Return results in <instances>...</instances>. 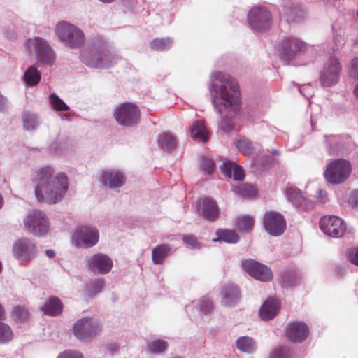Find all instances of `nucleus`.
Returning <instances> with one entry per match:
<instances>
[{
  "mask_svg": "<svg viewBox=\"0 0 358 358\" xmlns=\"http://www.w3.org/2000/svg\"><path fill=\"white\" fill-rule=\"evenodd\" d=\"M213 80L218 81L220 85L212 83L210 86L212 94V103L215 110L223 117L220 127L224 131L233 129L229 117L235 115L240 107V94L238 82L231 76L222 72H215Z\"/></svg>",
  "mask_w": 358,
  "mask_h": 358,
  "instance_id": "nucleus-1",
  "label": "nucleus"
},
{
  "mask_svg": "<svg viewBox=\"0 0 358 358\" xmlns=\"http://www.w3.org/2000/svg\"><path fill=\"white\" fill-rule=\"evenodd\" d=\"M53 169L48 166L34 171L32 181L35 184L34 193L38 201L54 204L66 194L69 187L67 176L59 173L53 177Z\"/></svg>",
  "mask_w": 358,
  "mask_h": 358,
  "instance_id": "nucleus-2",
  "label": "nucleus"
},
{
  "mask_svg": "<svg viewBox=\"0 0 358 358\" xmlns=\"http://www.w3.org/2000/svg\"><path fill=\"white\" fill-rule=\"evenodd\" d=\"M24 229L33 236L41 237L46 235L50 227L46 214L40 210H32L23 221Z\"/></svg>",
  "mask_w": 358,
  "mask_h": 358,
  "instance_id": "nucleus-3",
  "label": "nucleus"
},
{
  "mask_svg": "<svg viewBox=\"0 0 358 358\" xmlns=\"http://www.w3.org/2000/svg\"><path fill=\"white\" fill-rule=\"evenodd\" d=\"M351 171V164L348 161L343 159H335L327 164L324 176L329 182L339 184L347 180Z\"/></svg>",
  "mask_w": 358,
  "mask_h": 358,
  "instance_id": "nucleus-4",
  "label": "nucleus"
},
{
  "mask_svg": "<svg viewBox=\"0 0 358 358\" xmlns=\"http://www.w3.org/2000/svg\"><path fill=\"white\" fill-rule=\"evenodd\" d=\"M56 30L58 37L69 47H79L84 43L83 32L74 24L62 21L57 24Z\"/></svg>",
  "mask_w": 358,
  "mask_h": 358,
  "instance_id": "nucleus-5",
  "label": "nucleus"
},
{
  "mask_svg": "<svg viewBox=\"0 0 358 358\" xmlns=\"http://www.w3.org/2000/svg\"><path fill=\"white\" fill-rule=\"evenodd\" d=\"M113 116L119 124L131 127L139 122L141 111L136 104L131 102H125L117 107L114 111Z\"/></svg>",
  "mask_w": 358,
  "mask_h": 358,
  "instance_id": "nucleus-6",
  "label": "nucleus"
},
{
  "mask_svg": "<svg viewBox=\"0 0 358 358\" xmlns=\"http://www.w3.org/2000/svg\"><path fill=\"white\" fill-rule=\"evenodd\" d=\"M101 325L97 320L86 317L75 323L73 331L78 339L87 340L96 336L101 331Z\"/></svg>",
  "mask_w": 358,
  "mask_h": 358,
  "instance_id": "nucleus-7",
  "label": "nucleus"
},
{
  "mask_svg": "<svg viewBox=\"0 0 358 358\" xmlns=\"http://www.w3.org/2000/svg\"><path fill=\"white\" fill-rule=\"evenodd\" d=\"M248 21L254 30L266 31L271 26V15L266 8L254 6L248 14Z\"/></svg>",
  "mask_w": 358,
  "mask_h": 358,
  "instance_id": "nucleus-8",
  "label": "nucleus"
},
{
  "mask_svg": "<svg viewBox=\"0 0 358 358\" xmlns=\"http://www.w3.org/2000/svg\"><path fill=\"white\" fill-rule=\"evenodd\" d=\"M12 252L17 259L29 263L36 257L37 247L28 238H22L14 243Z\"/></svg>",
  "mask_w": 358,
  "mask_h": 358,
  "instance_id": "nucleus-9",
  "label": "nucleus"
},
{
  "mask_svg": "<svg viewBox=\"0 0 358 358\" xmlns=\"http://www.w3.org/2000/svg\"><path fill=\"white\" fill-rule=\"evenodd\" d=\"M320 227L325 234L334 238L343 236L346 230L344 221L335 215L322 217L320 220Z\"/></svg>",
  "mask_w": 358,
  "mask_h": 358,
  "instance_id": "nucleus-10",
  "label": "nucleus"
},
{
  "mask_svg": "<svg viewBox=\"0 0 358 358\" xmlns=\"http://www.w3.org/2000/svg\"><path fill=\"white\" fill-rule=\"evenodd\" d=\"M196 213L204 220L215 222L220 216V208L217 202L210 197H203L196 203Z\"/></svg>",
  "mask_w": 358,
  "mask_h": 358,
  "instance_id": "nucleus-11",
  "label": "nucleus"
},
{
  "mask_svg": "<svg viewBox=\"0 0 358 358\" xmlns=\"http://www.w3.org/2000/svg\"><path fill=\"white\" fill-rule=\"evenodd\" d=\"M341 70L338 59L331 57L324 65L320 73V81L324 87L335 85L339 78Z\"/></svg>",
  "mask_w": 358,
  "mask_h": 358,
  "instance_id": "nucleus-12",
  "label": "nucleus"
},
{
  "mask_svg": "<svg viewBox=\"0 0 358 358\" xmlns=\"http://www.w3.org/2000/svg\"><path fill=\"white\" fill-rule=\"evenodd\" d=\"M242 268L250 276L261 280L270 281L273 274L271 270L264 264L253 259H246L241 263Z\"/></svg>",
  "mask_w": 358,
  "mask_h": 358,
  "instance_id": "nucleus-13",
  "label": "nucleus"
},
{
  "mask_svg": "<svg viewBox=\"0 0 358 358\" xmlns=\"http://www.w3.org/2000/svg\"><path fill=\"white\" fill-rule=\"evenodd\" d=\"M264 227L268 234L278 236L282 234L285 231L286 221L280 213L270 211L264 215Z\"/></svg>",
  "mask_w": 358,
  "mask_h": 358,
  "instance_id": "nucleus-14",
  "label": "nucleus"
},
{
  "mask_svg": "<svg viewBox=\"0 0 358 358\" xmlns=\"http://www.w3.org/2000/svg\"><path fill=\"white\" fill-rule=\"evenodd\" d=\"M73 238L77 246L92 247L98 242L99 232L92 227H81L76 230Z\"/></svg>",
  "mask_w": 358,
  "mask_h": 358,
  "instance_id": "nucleus-15",
  "label": "nucleus"
},
{
  "mask_svg": "<svg viewBox=\"0 0 358 358\" xmlns=\"http://www.w3.org/2000/svg\"><path fill=\"white\" fill-rule=\"evenodd\" d=\"M81 59L87 66L94 68H105L110 66L113 62L107 52H84Z\"/></svg>",
  "mask_w": 358,
  "mask_h": 358,
  "instance_id": "nucleus-16",
  "label": "nucleus"
},
{
  "mask_svg": "<svg viewBox=\"0 0 358 358\" xmlns=\"http://www.w3.org/2000/svg\"><path fill=\"white\" fill-rule=\"evenodd\" d=\"M309 334L308 326L301 322L289 323L285 330V336L292 342L301 343L306 339Z\"/></svg>",
  "mask_w": 358,
  "mask_h": 358,
  "instance_id": "nucleus-17",
  "label": "nucleus"
},
{
  "mask_svg": "<svg viewBox=\"0 0 358 358\" xmlns=\"http://www.w3.org/2000/svg\"><path fill=\"white\" fill-rule=\"evenodd\" d=\"M90 270L100 273H108L113 267V261L110 257L104 254H95L88 259Z\"/></svg>",
  "mask_w": 358,
  "mask_h": 358,
  "instance_id": "nucleus-18",
  "label": "nucleus"
},
{
  "mask_svg": "<svg viewBox=\"0 0 358 358\" xmlns=\"http://www.w3.org/2000/svg\"><path fill=\"white\" fill-rule=\"evenodd\" d=\"M34 41L38 60L43 64H52L55 59V54L48 42L40 37H35Z\"/></svg>",
  "mask_w": 358,
  "mask_h": 358,
  "instance_id": "nucleus-19",
  "label": "nucleus"
},
{
  "mask_svg": "<svg viewBox=\"0 0 358 358\" xmlns=\"http://www.w3.org/2000/svg\"><path fill=\"white\" fill-rule=\"evenodd\" d=\"M222 303L228 307L236 306L241 300V292L236 285L228 283L221 290Z\"/></svg>",
  "mask_w": 358,
  "mask_h": 358,
  "instance_id": "nucleus-20",
  "label": "nucleus"
},
{
  "mask_svg": "<svg viewBox=\"0 0 358 358\" xmlns=\"http://www.w3.org/2000/svg\"><path fill=\"white\" fill-rule=\"evenodd\" d=\"M280 310V303L274 298H268L261 306L259 315L262 320L273 318Z\"/></svg>",
  "mask_w": 358,
  "mask_h": 358,
  "instance_id": "nucleus-21",
  "label": "nucleus"
},
{
  "mask_svg": "<svg viewBox=\"0 0 358 358\" xmlns=\"http://www.w3.org/2000/svg\"><path fill=\"white\" fill-rule=\"evenodd\" d=\"M100 182L110 187H120L124 184V178L120 172L105 171L101 175Z\"/></svg>",
  "mask_w": 358,
  "mask_h": 358,
  "instance_id": "nucleus-22",
  "label": "nucleus"
},
{
  "mask_svg": "<svg viewBox=\"0 0 358 358\" xmlns=\"http://www.w3.org/2000/svg\"><path fill=\"white\" fill-rule=\"evenodd\" d=\"M62 302L56 296L50 297L41 308V310L45 315L53 317L59 315L62 313Z\"/></svg>",
  "mask_w": 358,
  "mask_h": 358,
  "instance_id": "nucleus-23",
  "label": "nucleus"
},
{
  "mask_svg": "<svg viewBox=\"0 0 358 358\" xmlns=\"http://www.w3.org/2000/svg\"><path fill=\"white\" fill-rule=\"evenodd\" d=\"M191 136L199 142H206L209 138V133L204 124L201 120L194 122L190 127Z\"/></svg>",
  "mask_w": 358,
  "mask_h": 358,
  "instance_id": "nucleus-24",
  "label": "nucleus"
},
{
  "mask_svg": "<svg viewBox=\"0 0 358 358\" xmlns=\"http://www.w3.org/2000/svg\"><path fill=\"white\" fill-rule=\"evenodd\" d=\"M171 251V247L168 244L158 245L152 249V260L155 264H163L164 259Z\"/></svg>",
  "mask_w": 358,
  "mask_h": 358,
  "instance_id": "nucleus-25",
  "label": "nucleus"
},
{
  "mask_svg": "<svg viewBox=\"0 0 358 358\" xmlns=\"http://www.w3.org/2000/svg\"><path fill=\"white\" fill-rule=\"evenodd\" d=\"M286 195L287 199L296 206L301 207L305 203V196L296 187H287L286 189Z\"/></svg>",
  "mask_w": 358,
  "mask_h": 358,
  "instance_id": "nucleus-26",
  "label": "nucleus"
},
{
  "mask_svg": "<svg viewBox=\"0 0 358 358\" xmlns=\"http://www.w3.org/2000/svg\"><path fill=\"white\" fill-rule=\"evenodd\" d=\"M217 238L215 241H224L228 243H236L239 240L237 233L231 229H219L216 231Z\"/></svg>",
  "mask_w": 358,
  "mask_h": 358,
  "instance_id": "nucleus-27",
  "label": "nucleus"
},
{
  "mask_svg": "<svg viewBox=\"0 0 358 358\" xmlns=\"http://www.w3.org/2000/svg\"><path fill=\"white\" fill-rule=\"evenodd\" d=\"M159 145L161 148L168 151L175 149L177 141L175 136L171 133H164L159 136Z\"/></svg>",
  "mask_w": 358,
  "mask_h": 358,
  "instance_id": "nucleus-28",
  "label": "nucleus"
},
{
  "mask_svg": "<svg viewBox=\"0 0 358 358\" xmlns=\"http://www.w3.org/2000/svg\"><path fill=\"white\" fill-rule=\"evenodd\" d=\"M24 80L26 84L29 86L36 85L41 80V73L36 66H31L24 72Z\"/></svg>",
  "mask_w": 358,
  "mask_h": 358,
  "instance_id": "nucleus-29",
  "label": "nucleus"
},
{
  "mask_svg": "<svg viewBox=\"0 0 358 358\" xmlns=\"http://www.w3.org/2000/svg\"><path fill=\"white\" fill-rule=\"evenodd\" d=\"M173 44V41L169 38H156L153 39L150 44L152 50L166 51L169 50Z\"/></svg>",
  "mask_w": 358,
  "mask_h": 358,
  "instance_id": "nucleus-30",
  "label": "nucleus"
},
{
  "mask_svg": "<svg viewBox=\"0 0 358 358\" xmlns=\"http://www.w3.org/2000/svg\"><path fill=\"white\" fill-rule=\"evenodd\" d=\"M30 314L28 309L22 306L13 307L11 311V317L16 322H23L29 318Z\"/></svg>",
  "mask_w": 358,
  "mask_h": 358,
  "instance_id": "nucleus-31",
  "label": "nucleus"
},
{
  "mask_svg": "<svg viewBox=\"0 0 358 358\" xmlns=\"http://www.w3.org/2000/svg\"><path fill=\"white\" fill-rule=\"evenodd\" d=\"M236 348L241 352L250 353L255 350V343L252 338L243 336L237 340Z\"/></svg>",
  "mask_w": 358,
  "mask_h": 358,
  "instance_id": "nucleus-32",
  "label": "nucleus"
},
{
  "mask_svg": "<svg viewBox=\"0 0 358 358\" xmlns=\"http://www.w3.org/2000/svg\"><path fill=\"white\" fill-rule=\"evenodd\" d=\"M235 226L240 231H250L254 226V219L248 215L239 217L236 220Z\"/></svg>",
  "mask_w": 358,
  "mask_h": 358,
  "instance_id": "nucleus-33",
  "label": "nucleus"
},
{
  "mask_svg": "<svg viewBox=\"0 0 358 358\" xmlns=\"http://www.w3.org/2000/svg\"><path fill=\"white\" fill-rule=\"evenodd\" d=\"M299 280L300 278L296 271H287L282 277V286L288 288L296 285Z\"/></svg>",
  "mask_w": 358,
  "mask_h": 358,
  "instance_id": "nucleus-34",
  "label": "nucleus"
},
{
  "mask_svg": "<svg viewBox=\"0 0 358 358\" xmlns=\"http://www.w3.org/2000/svg\"><path fill=\"white\" fill-rule=\"evenodd\" d=\"M13 338V332L10 327L4 323L0 322V343H6Z\"/></svg>",
  "mask_w": 358,
  "mask_h": 358,
  "instance_id": "nucleus-35",
  "label": "nucleus"
},
{
  "mask_svg": "<svg viewBox=\"0 0 358 358\" xmlns=\"http://www.w3.org/2000/svg\"><path fill=\"white\" fill-rule=\"evenodd\" d=\"M237 149L243 152L246 155H249L253 152V146L250 141L245 138H241L234 143Z\"/></svg>",
  "mask_w": 358,
  "mask_h": 358,
  "instance_id": "nucleus-36",
  "label": "nucleus"
},
{
  "mask_svg": "<svg viewBox=\"0 0 358 358\" xmlns=\"http://www.w3.org/2000/svg\"><path fill=\"white\" fill-rule=\"evenodd\" d=\"M294 352L287 348L280 347L273 350L270 358H292Z\"/></svg>",
  "mask_w": 358,
  "mask_h": 358,
  "instance_id": "nucleus-37",
  "label": "nucleus"
},
{
  "mask_svg": "<svg viewBox=\"0 0 358 358\" xmlns=\"http://www.w3.org/2000/svg\"><path fill=\"white\" fill-rule=\"evenodd\" d=\"M286 46L291 54H295L298 51L302 50L305 48V44L297 38H292L287 43Z\"/></svg>",
  "mask_w": 358,
  "mask_h": 358,
  "instance_id": "nucleus-38",
  "label": "nucleus"
},
{
  "mask_svg": "<svg viewBox=\"0 0 358 358\" xmlns=\"http://www.w3.org/2000/svg\"><path fill=\"white\" fill-rule=\"evenodd\" d=\"M168 346L166 341L155 340L148 345V350L152 353H162L165 351Z\"/></svg>",
  "mask_w": 358,
  "mask_h": 358,
  "instance_id": "nucleus-39",
  "label": "nucleus"
},
{
  "mask_svg": "<svg viewBox=\"0 0 358 358\" xmlns=\"http://www.w3.org/2000/svg\"><path fill=\"white\" fill-rule=\"evenodd\" d=\"M50 101L53 108L57 111H65L69 109L66 104L55 94H51Z\"/></svg>",
  "mask_w": 358,
  "mask_h": 358,
  "instance_id": "nucleus-40",
  "label": "nucleus"
},
{
  "mask_svg": "<svg viewBox=\"0 0 358 358\" xmlns=\"http://www.w3.org/2000/svg\"><path fill=\"white\" fill-rule=\"evenodd\" d=\"M201 170L208 173L211 174L215 169V162L208 157H203L201 161Z\"/></svg>",
  "mask_w": 358,
  "mask_h": 358,
  "instance_id": "nucleus-41",
  "label": "nucleus"
},
{
  "mask_svg": "<svg viewBox=\"0 0 358 358\" xmlns=\"http://www.w3.org/2000/svg\"><path fill=\"white\" fill-rule=\"evenodd\" d=\"M238 192L243 196L252 197L256 194V189L250 184H243L238 188Z\"/></svg>",
  "mask_w": 358,
  "mask_h": 358,
  "instance_id": "nucleus-42",
  "label": "nucleus"
},
{
  "mask_svg": "<svg viewBox=\"0 0 358 358\" xmlns=\"http://www.w3.org/2000/svg\"><path fill=\"white\" fill-rule=\"evenodd\" d=\"M236 164L231 161L223 162L221 166L222 173L228 178H231V173Z\"/></svg>",
  "mask_w": 358,
  "mask_h": 358,
  "instance_id": "nucleus-43",
  "label": "nucleus"
},
{
  "mask_svg": "<svg viewBox=\"0 0 358 358\" xmlns=\"http://www.w3.org/2000/svg\"><path fill=\"white\" fill-rule=\"evenodd\" d=\"M199 306L201 311L204 313H210L213 308L212 301L208 299H201Z\"/></svg>",
  "mask_w": 358,
  "mask_h": 358,
  "instance_id": "nucleus-44",
  "label": "nucleus"
},
{
  "mask_svg": "<svg viewBox=\"0 0 358 358\" xmlns=\"http://www.w3.org/2000/svg\"><path fill=\"white\" fill-rule=\"evenodd\" d=\"M182 240L187 245H189L192 248H199L200 246V243H199L197 238L194 235H185L182 237Z\"/></svg>",
  "mask_w": 358,
  "mask_h": 358,
  "instance_id": "nucleus-45",
  "label": "nucleus"
},
{
  "mask_svg": "<svg viewBox=\"0 0 358 358\" xmlns=\"http://www.w3.org/2000/svg\"><path fill=\"white\" fill-rule=\"evenodd\" d=\"M347 257L349 261L358 266V248H354L348 250Z\"/></svg>",
  "mask_w": 358,
  "mask_h": 358,
  "instance_id": "nucleus-46",
  "label": "nucleus"
},
{
  "mask_svg": "<svg viewBox=\"0 0 358 358\" xmlns=\"http://www.w3.org/2000/svg\"><path fill=\"white\" fill-rule=\"evenodd\" d=\"M104 282L101 280L98 279L94 280L90 285V292L92 295L96 294L98 293L103 287Z\"/></svg>",
  "mask_w": 358,
  "mask_h": 358,
  "instance_id": "nucleus-47",
  "label": "nucleus"
},
{
  "mask_svg": "<svg viewBox=\"0 0 358 358\" xmlns=\"http://www.w3.org/2000/svg\"><path fill=\"white\" fill-rule=\"evenodd\" d=\"M57 358H83V357L79 352L69 350L61 353Z\"/></svg>",
  "mask_w": 358,
  "mask_h": 358,
  "instance_id": "nucleus-48",
  "label": "nucleus"
},
{
  "mask_svg": "<svg viewBox=\"0 0 358 358\" xmlns=\"http://www.w3.org/2000/svg\"><path fill=\"white\" fill-rule=\"evenodd\" d=\"M232 173L233 178L236 180H243L245 178V173L243 169L237 164H236Z\"/></svg>",
  "mask_w": 358,
  "mask_h": 358,
  "instance_id": "nucleus-49",
  "label": "nucleus"
},
{
  "mask_svg": "<svg viewBox=\"0 0 358 358\" xmlns=\"http://www.w3.org/2000/svg\"><path fill=\"white\" fill-rule=\"evenodd\" d=\"M327 194L325 191H323L322 189H319L317 192V201L324 203L327 201Z\"/></svg>",
  "mask_w": 358,
  "mask_h": 358,
  "instance_id": "nucleus-50",
  "label": "nucleus"
},
{
  "mask_svg": "<svg viewBox=\"0 0 358 358\" xmlns=\"http://www.w3.org/2000/svg\"><path fill=\"white\" fill-rule=\"evenodd\" d=\"M6 318V314L4 308L0 303V321H3Z\"/></svg>",
  "mask_w": 358,
  "mask_h": 358,
  "instance_id": "nucleus-51",
  "label": "nucleus"
},
{
  "mask_svg": "<svg viewBox=\"0 0 358 358\" xmlns=\"http://www.w3.org/2000/svg\"><path fill=\"white\" fill-rule=\"evenodd\" d=\"M23 121H24V127L27 129H31L34 128V122H32L31 124H29L28 120L25 117H24Z\"/></svg>",
  "mask_w": 358,
  "mask_h": 358,
  "instance_id": "nucleus-52",
  "label": "nucleus"
},
{
  "mask_svg": "<svg viewBox=\"0 0 358 358\" xmlns=\"http://www.w3.org/2000/svg\"><path fill=\"white\" fill-rule=\"evenodd\" d=\"M351 199L355 204L358 206V190L352 194Z\"/></svg>",
  "mask_w": 358,
  "mask_h": 358,
  "instance_id": "nucleus-53",
  "label": "nucleus"
},
{
  "mask_svg": "<svg viewBox=\"0 0 358 358\" xmlns=\"http://www.w3.org/2000/svg\"><path fill=\"white\" fill-rule=\"evenodd\" d=\"M287 20H291V21L296 20V17L294 16L293 12L291 10L287 13Z\"/></svg>",
  "mask_w": 358,
  "mask_h": 358,
  "instance_id": "nucleus-54",
  "label": "nucleus"
},
{
  "mask_svg": "<svg viewBox=\"0 0 358 358\" xmlns=\"http://www.w3.org/2000/svg\"><path fill=\"white\" fill-rule=\"evenodd\" d=\"M45 255L49 257V258H52L55 257V252L54 250H45Z\"/></svg>",
  "mask_w": 358,
  "mask_h": 358,
  "instance_id": "nucleus-55",
  "label": "nucleus"
},
{
  "mask_svg": "<svg viewBox=\"0 0 358 358\" xmlns=\"http://www.w3.org/2000/svg\"><path fill=\"white\" fill-rule=\"evenodd\" d=\"M352 66L353 69L358 71V58H355L352 61Z\"/></svg>",
  "mask_w": 358,
  "mask_h": 358,
  "instance_id": "nucleus-56",
  "label": "nucleus"
},
{
  "mask_svg": "<svg viewBox=\"0 0 358 358\" xmlns=\"http://www.w3.org/2000/svg\"><path fill=\"white\" fill-rule=\"evenodd\" d=\"M6 102L5 98L0 94V109L4 106Z\"/></svg>",
  "mask_w": 358,
  "mask_h": 358,
  "instance_id": "nucleus-57",
  "label": "nucleus"
},
{
  "mask_svg": "<svg viewBox=\"0 0 358 358\" xmlns=\"http://www.w3.org/2000/svg\"><path fill=\"white\" fill-rule=\"evenodd\" d=\"M297 12H298L297 17L301 18L303 17L304 13L302 10H299Z\"/></svg>",
  "mask_w": 358,
  "mask_h": 358,
  "instance_id": "nucleus-58",
  "label": "nucleus"
},
{
  "mask_svg": "<svg viewBox=\"0 0 358 358\" xmlns=\"http://www.w3.org/2000/svg\"><path fill=\"white\" fill-rule=\"evenodd\" d=\"M354 93L357 97H358V83L355 85L354 88Z\"/></svg>",
  "mask_w": 358,
  "mask_h": 358,
  "instance_id": "nucleus-59",
  "label": "nucleus"
},
{
  "mask_svg": "<svg viewBox=\"0 0 358 358\" xmlns=\"http://www.w3.org/2000/svg\"><path fill=\"white\" fill-rule=\"evenodd\" d=\"M117 350V348L115 346H114V348L113 349H111V351H115Z\"/></svg>",
  "mask_w": 358,
  "mask_h": 358,
  "instance_id": "nucleus-60",
  "label": "nucleus"
},
{
  "mask_svg": "<svg viewBox=\"0 0 358 358\" xmlns=\"http://www.w3.org/2000/svg\"><path fill=\"white\" fill-rule=\"evenodd\" d=\"M273 154H278L277 151L273 152Z\"/></svg>",
  "mask_w": 358,
  "mask_h": 358,
  "instance_id": "nucleus-61",
  "label": "nucleus"
},
{
  "mask_svg": "<svg viewBox=\"0 0 358 358\" xmlns=\"http://www.w3.org/2000/svg\"><path fill=\"white\" fill-rule=\"evenodd\" d=\"M356 15H357V17H358V10H357Z\"/></svg>",
  "mask_w": 358,
  "mask_h": 358,
  "instance_id": "nucleus-62",
  "label": "nucleus"
}]
</instances>
